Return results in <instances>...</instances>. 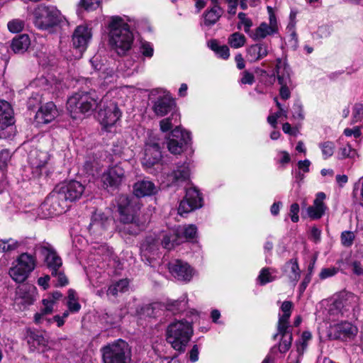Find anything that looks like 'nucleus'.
Here are the masks:
<instances>
[{"mask_svg":"<svg viewBox=\"0 0 363 363\" xmlns=\"http://www.w3.org/2000/svg\"><path fill=\"white\" fill-rule=\"evenodd\" d=\"M84 190V186L76 180L57 186L40 206L42 217L48 218L65 212L68 208V201L79 199Z\"/></svg>","mask_w":363,"mask_h":363,"instance_id":"1","label":"nucleus"},{"mask_svg":"<svg viewBox=\"0 0 363 363\" xmlns=\"http://www.w3.org/2000/svg\"><path fill=\"white\" fill-rule=\"evenodd\" d=\"M117 203L119 220L125 225L122 230L125 233L137 235L145 229L148 219L140 216V205L137 199L121 195L117 199Z\"/></svg>","mask_w":363,"mask_h":363,"instance_id":"2","label":"nucleus"},{"mask_svg":"<svg viewBox=\"0 0 363 363\" xmlns=\"http://www.w3.org/2000/svg\"><path fill=\"white\" fill-rule=\"evenodd\" d=\"M108 43L118 55H123L130 50L134 37L129 25L120 16L110 18L108 24Z\"/></svg>","mask_w":363,"mask_h":363,"instance_id":"3","label":"nucleus"},{"mask_svg":"<svg viewBox=\"0 0 363 363\" xmlns=\"http://www.w3.org/2000/svg\"><path fill=\"white\" fill-rule=\"evenodd\" d=\"M193 333V328L189 322L175 321L167 327L166 340L174 350L182 353L185 351Z\"/></svg>","mask_w":363,"mask_h":363,"instance_id":"4","label":"nucleus"},{"mask_svg":"<svg viewBox=\"0 0 363 363\" xmlns=\"http://www.w3.org/2000/svg\"><path fill=\"white\" fill-rule=\"evenodd\" d=\"M99 97L94 91H80L70 96L67 103V110L73 118L89 113L98 105Z\"/></svg>","mask_w":363,"mask_h":363,"instance_id":"5","label":"nucleus"},{"mask_svg":"<svg viewBox=\"0 0 363 363\" xmlns=\"http://www.w3.org/2000/svg\"><path fill=\"white\" fill-rule=\"evenodd\" d=\"M104 363H129L131 350L125 341L119 339L101 348Z\"/></svg>","mask_w":363,"mask_h":363,"instance_id":"6","label":"nucleus"},{"mask_svg":"<svg viewBox=\"0 0 363 363\" xmlns=\"http://www.w3.org/2000/svg\"><path fill=\"white\" fill-rule=\"evenodd\" d=\"M35 267V256L23 252L13 262L9 274L13 281L17 283H22L28 277Z\"/></svg>","mask_w":363,"mask_h":363,"instance_id":"7","label":"nucleus"},{"mask_svg":"<svg viewBox=\"0 0 363 363\" xmlns=\"http://www.w3.org/2000/svg\"><path fill=\"white\" fill-rule=\"evenodd\" d=\"M62 21L60 11L54 6H38L34 11V23L41 30H48Z\"/></svg>","mask_w":363,"mask_h":363,"instance_id":"8","label":"nucleus"},{"mask_svg":"<svg viewBox=\"0 0 363 363\" xmlns=\"http://www.w3.org/2000/svg\"><path fill=\"white\" fill-rule=\"evenodd\" d=\"M98 120L105 128L112 126L120 119L121 112L116 103L108 98H103L97 105Z\"/></svg>","mask_w":363,"mask_h":363,"instance_id":"9","label":"nucleus"},{"mask_svg":"<svg viewBox=\"0 0 363 363\" xmlns=\"http://www.w3.org/2000/svg\"><path fill=\"white\" fill-rule=\"evenodd\" d=\"M269 13V23L262 22L257 28L252 30L250 38L254 41L262 40L268 36L274 35L279 32V26L276 16L272 8L267 7Z\"/></svg>","mask_w":363,"mask_h":363,"instance_id":"10","label":"nucleus"},{"mask_svg":"<svg viewBox=\"0 0 363 363\" xmlns=\"http://www.w3.org/2000/svg\"><path fill=\"white\" fill-rule=\"evenodd\" d=\"M358 333V328L347 321L331 325L328 329V336L333 340L348 341L353 340Z\"/></svg>","mask_w":363,"mask_h":363,"instance_id":"11","label":"nucleus"},{"mask_svg":"<svg viewBox=\"0 0 363 363\" xmlns=\"http://www.w3.org/2000/svg\"><path fill=\"white\" fill-rule=\"evenodd\" d=\"M358 302V297L352 293H343L330 304L328 313L330 315L337 316L350 308H354Z\"/></svg>","mask_w":363,"mask_h":363,"instance_id":"12","label":"nucleus"},{"mask_svg":"<svg viewBox=\"0 0 363 363\" xmlns=\"http://www.w3.org/2000/svg\"><path fill=\"white\" fill-rule=\"evenodd\" d=\"M171 138L167 143L169 151L174 155L180 154L191 141V133L189 131L183 130L179 126L176 128L171 133Z\"/></svg>","mask_w":363,"mask_h":363,"instance_id":"13","label":"nucleus"},{"mask_svg":"<svg viewBox=\"0 0 363 363\" xmlns=\"http://www.w3.org/2000/svg\"><path fill=\"white\" fill-rule=\"evenodd\" d=\"M157 97L153 101L152 111L157 116L162 117L169 113L175 112V101L169 93L166 91H156Z\"/></svg>","mask_w":363,"mask_h":363,"instance_id":"14","label":"nucleus"},{"mask_svg":"<svg viewBox=\"0 0 363 363\" xmlns=\"http://www.w3.org/2000/svg\"><path fill=\"white\" fill-rule=\"evenodd\" d=\"M50 155L46 151L35 148L30 151L28 162L34 174L38 176L43 174V170L46 173V167L50 160Z\"/></svg>","mask_w":363,"mask_h":363,"instance_id":"15","label":"nucleus"},{"mask_svg":"<svg viewBox=\"0 0 363 363\" xmlns=\"http://www.w3.org/2000/svg\"><path fill=\"white\" fill-rule=\"evenodd\" d=\"M162 159L160 144L149 140L145 145L144 154L142 157V164L146 168H150L157 164Z\"/></svg>","mask_w":363,"mask_h":363,"instance_id":"16","label":"nucleus"},{"mask_svg":"<svg viewBox=\"0 0 363 363\" xmlns=\"http://www.w3.org/2000/svg\"><path fill=\"white\" fill-rule=\"evenodd\" d=\"M125 171L121 163L108 168L102 174V182L107 186H118L125 179Z\"/></svg>","mask_w":363,"mask_h":363,"instance_id":"17","label":"nucleus"},{"mask_svg":"<svg viewBox=\"0 0 363 363\" xmlns=\"http://www.w3.org/2000/svg\"><path fill=\"white\" fill-rule=\"evenodd\" d=\"M91 33L88 26L85 25L78 26L72 35V43L74 48L82 53L84 52L91 40Z\"/></svg>","mask_w":363,"mask_h":363,"instance_id":"18","label":"nucleus"},{"mask_svg":"<svg viewBox=\"0 0 363 363\" xmlns=\"http://www.w3.org/2000/svg\"><path fill=\"white\" fill-rule=\"evenodd\" d=\"M35 287L33 286H22L18 287L15 298V303L21 306L20 309H24L33 304L35 299Z\"/></svg>","mask_w":363,"mask_h":363,"instance_id":"19","label":"nucleus"},{"mask_svg":"<svg viewBox=\"0 0 363 363\" xmlns=\"http://www.w3.org/2000/svg\"><path fill=\"white\" fill-rule=\"evenodd\" d=\"M170 273L177 279L189 281L192 277V269L184 262L175 260L169 264Z\"/></svg>","mask_w":363,"mask_h":363,"instance_id":"20","label":"nucleus"},{"mask_svg":"<svg viewBox=\"0 0 363 363\" xmlns=\"http://www.w3.org/2000/svg\"><path fill=\"white\" fill-rule=\"evenodd\" d=\"M326 196L323 192H319L316 194L312 206L306 208L308 216L312 220L320 219L325 213L327 208L324 203Z\"/></svg>","mask_w":363,"mask_h":363,"instance_id":"21","label":"nucleus"},{"mask_svg":"<svg viewBox=\"0 0 363 363\" xmlns=\"http://www.w3.org/2000/svg\"><path fill=\"white\" fill-rule=\"evenodd\" d=\"M269 52V46L267 43L261 42L249 46L247 49V58L248 61L257 62L266 56Z\"/></svg>","mask_w":363,"mask_h":363,"instance_id":"22","label":"nucleus"},{"mask_svg":"<svg viewBox=\"0 0 363 363\" xmlns=\"http://www.w3.org/2000/svg\"><path fill=\"white\" fill-rule=\"evenodd\" d=\"M111 221V218L105 216L104 213L96 211L91 217L89 231L92 233L101 234V231L108 228Z\"/></svg>","mask_w":363,"mask_h":363,"instance_id":"23","label":"nucleus"},{"mask_svg":"<svg viewBox=\"0 0 363 363\" xmlns=\"http://www.w3.org/2000/svg\"><path fill=\"white\" fill-rule=\"evenodd\" d=\"M189 178V167L184 164L177 166L176 168L167 175L169 185H180Z\"/></svg>","mask_w":363,"mask_h":363,"instance_id":"24","label":"nucleus"},{"mask_svg":"<svg viewBox=\"0 0 363 363\" xmlns=\"http://www.w3.org/2000/svg\"><path fill=\"white\" fill-rule=\"evenodd\" d=\"M57 116V111L52 102L42 106L36 113V119L39 123H48Z\"/></svg>","mask_w":363,"mask_h":363,"instance_id":"25","label":"nucleus"},{"mask_svg":"<svg viewBox=\"0 0 363 363\" xmlns=\"http://www.w3.org/2000/svg\"><path fill=\"white\" fill-rule=\"evenodd\" d=\"M41 253L45 256V261L48 268L51 270V274H56L57 270L59 269L62 264L61 258L54 250L48 247H42Z\"/></svg>","mask_w":363,"mask_h":363,"instance_id":"26","label":"nucleus"},{"mask_svg":"<svg viewBox=\"0 0 363 363\" xmlns=\"http://www.w3.org/2000/svg\"><path fill=\"white\" fill-rule=\"evenodd\" d=\"M274 72L279 84H291V69L285 60H277Z\"/></svg>","mask_w":363,"mask_h":363,"instance_id":"27","label":"nucleus"},{"mask_svg":"<svg viewBox=\"0 0 363 363\" xmlns=\"http://www.w3.org/2000/svg\"><path fill=\"white\" fill-rule=\"evenodd\" d=\"M13 123V111L10 104L0 100V130H4Z\"/></svg>","mask_w":363,"mask_h":363,"instance_id":"28","label":"nucleus"},{"mask_svg":"<svg viewBox=\"0 0 363 363\" xmlns=\"http://www.w3.org/2000/svg\"><path fill=\"white\" fill-rule=\"evenodd\" d=\"M283 273L289 279V281L292 283L293 286H296L301 274L297 260L291 259L288 261L283 267Z\"/></svg>","mask_w":363,"mask_h":363,"instance_id":"29","label":"nucleus"},{"mask_svg":"<svg viewBox=\"0 0 363 363\" xmlns=\"http://www.w3.org/2000/svg\"><path fill=\"white\" fill-rule=\"evenodd\" d=\"M156 191V186L149 180L138 181L133 186V192L137 197L150 196L155 194Z\"/></svg>","mask_w":363,"mask_h":363,"instance_id":"30","label":"nucleus"},{"mask_svg":"<svg viewBox=\"0 0 363 363\" xmlns=\"http://www.w3.org/2000/svg\"><path fill=\"white\" fill-rule=\"evenodd\" d=\"M223 14V9L218 4L214 6L206 11L204 14V24L207 26H211L216 23Z\"/></svg>","mask_w":363,"mask_h":363,"instance_id":"31","label":"nucleus"},{"mask_svg":"<svg viewBox=\"0 0 363 363\" xmlns=\"http://www.w3.org/2000/svg\"><path fill=\"white\" fill-rule=\"evenodd\" d=\"M197 228L194 225L180 226L176 230V235L179 239L180 243L184 240H191L195 238Z\"/></svg>","mask_w":363,"mask_h":363,"instance_id":"32","label":"nucleus"},{"mask_svg":"<svg viewBox=\"0 0 363 363\" xmlns=\"http://www.w3.org/2000/svg\"><path fill=\"white\" fill-rule=\"evenodd\" d=\"M30 44L28 35L23 34L14 38L11 46L14 52L22 53L27 50Z\"/></svg>","mask_w":363,"mask_h":363,"instance_id":"33","label":"nucleus"},{"mask_svg":"<svg viewBox=\"0 0 363 363\" xmlns=\"http://www.w3.org/2000/svg\"><path fill=\"white\" fill-rule=\"evenodd\" d=\"M191 203L192 206L194 208H200L202 206V198L199 194V191L194 187L189 188L186 191V196L184 199Z\"/></svg>","mask_w":363,"mask_h":363,"instance_id":"34","label":"nucleus"},{"mask_svg":"<svg viewBox=\"0 0 363 363\" xmlns=\"http://www.w3.org/2000/svg\"><path fill=\"white\" fill-rule=\"evenodd\" d=\"M129 281L128 279H121L113 284H111L108 290L107 295L116 296L119 292L123 293L128 290Z\"/></svg>","mask_w":363,"mask_h":363,"instance_id":"35","label":"nucleus"},{"mask_svg":"<svg viewBox=\"0 0 363 363\" xmlns=\"http://www.w3.org/2000/svg\"><path fill=\"white\" fill-rule=\"evenodd\" d=\"M179 115L177 112H172L170 116L160 121V128L162 132H167L170 130L174 123L179 120Z\"/></svg>","mask_w":363,"mask_h":363,"instance_id":"36","label":"nucleus"},{"mask_svg":"<svg viewBox=\"0 0 363 363\" xmlns=\"http://www.w3.org/2000/svg\"><path fill=\"white\" fill-rule=\"evenodd\" d=\"M228 43L231 48L238 49L245 45L246 38L242 33L235 32L229 35Z\"/></svg>","mask_w":363,"mask_h":363,"instance_id":"37","label":"nucleus"},{"mask_svg":"<svg viewBox=\"0 0 363 363\" xmlns=\"http://www.w3.org/2000/svg\"><path fill=\"white\" fill-rule=\"evenodd\" d=\"M161 244L164 248L168 250H171L174 245H179V239H178V237L176 235V231L173 233L164 235Z\"/></svg>","mask_w":363,"mask_h":363,"instance_id":"38","label":"nucleus"},{"mask_svg":"<svg viewBox=\"0 0 363 363\" xmlns=\"http://www.w3.org/2000/svg\"><path fill=\"white\" fill-rule=\"evenodd\" d=\"M337 155L340 159H354L358 157L357 150L352 148L350 144H347L345 146L341 147L338 150Z\"/></svg>","mask_w":363,"mask_h":363,"instance_id":"39","label":"nucleus"},{"mask_svg":"<svg viewBox=\"0 0 363 363\" xmlns=\"http://www.w3.org/2000/svg\"><path fill=\"white\" fill-rule=\"evenodd\" d=\"M289 320L286 318H279L277 324V333L274 335V339H276L278 335H285L286 334H292L290 330V325Z\"/></svg>","mask_w":363,"mask_h":363,"instance_id":"40","label":"nucleus"},{"mask_svg":"<svg viewBox=\"0 0 363 363\" xmlns=\"http://www.w3.org/2000/svg\"><path fill=\"white\" fill-rule=\"evenodd\" d=\"M20 246V242L12 238L0 240V250L9 252L16 250Z\"/></svg>","mask_w":363,"mask_h":363,"instance_id":"41","label":"nucleus"},{"mask_svg":"<svg viewBox=\"0 0 363 363\" xmlns=\"http://www.w3.org/2000/svg\"><path fill=\"white\" fill-rule=\"evenodd\" d=\"M238 17L239 18V23H238V28H240V25L243 26L244 27V31L250 36V33H252L251 28L253 26L252 21L247 17V14L240 12L238 13Z\"/></svg>","mask_w":363,"mask_h":363,"instance_id":"42","label":"nucleus"},{"mask_svg":"<svg viewBox=\"0 0 363 363\" xmlns=\"http://www.w3.org/2000/svg\"><path fill=\"white\" fill-rule=\"evenodd\" d=\"M354 239H355V234L352 231L346 230V231H343L341 233V236H340L341 244L345 247H351L354 242Z\"/></svg>","mask_w":363,"mask_h":363,"instance_id":"43","label":"nucleus"},{"mask_svg":"<svg viewBox=\"0 0 363 363\" xmlns=\"http://www.w3.org/2000/svg\"><path fill=\"white\" fill-rule=\"evenodd\" d=\"M321 149L322 154L324 159H328L333 155L335 148V144L333 142L327 141L319 145Z\"/></svg>","mask_w":363,"mask_h":363,"instance_id":"44","label":"nucleus"},{"mask_svg":"<svg viewBox=\"0 0 363 363\" xmlns=\"http://www.w3.org/2000/svg\"><path fill=\"white\" fill-rule=\"evenodd\" d=\"M292 340V334L281 335V339L279 345V352L282 353L287 352L291 347Z\"/></svg>","mask_w":363,"mask_h":363,"instance_id":"45","label":"nucleus"},{"mask_svg":"<svg viewBox=\"0 0 363 363\" xmlns=\"http://www.w3.org/2000/svg\"><path fill=\"white\" fill-rule=\"evenodd\" d=\"M269 268H263L259 275L258 276V279L261 284L264 285L267 283L271 282L275 279V277L272 276V272H270Z\"/></svg>","mask_w":363,"mask_h":363,"instance_id":"46","label":"nucleus"},{"mask_svg":"<svg viewBox=\"0 0 363 363\" xmlns=\"http://www.w3.org/2000/svg\"><path fill=\"white\" fill-rule=\"evenodd\" d=\"M140 50L143 56L152 57L154 53L152 45L147 41H141Z\"/></svg>","mask_w":363,"mask_h":363,"instance_id":"47","label":"nucleus"},{"mask_svg":"<svg viewBox=\"0 0 363 363\" xmlns=\"http://www.w3.org/2000/svg\"><path fill=\"white\" fill-rule=\"evenodd\" d=\"M8 28L12 33L21 32L23 27L24 23L19 19H13L8 23Z\"/></svg>","mask_w":363,"mask_h":363,"instance_id":"48","label":"nucleus"},{"mask_svg":"<svg viewBox=\"0 0 363 363\" xmlns=\"http://www.w3.org/2000/svg\"><path fill=\"white\" fill-rule=\"evenodd\" d=\"M100 2V0H81L80 5L86 11H94L99 7Z\"/></svg>","mask_w":363,"mask_h":363,"instance_id":"49","label":"nucleus"},{"mask_svg":"<svg viewBox=\"0 0 363 363\" xmlns=\"http://www.w3.org/2000/svg\"><path fill=\"white\" fill-rule=\"evenodd\" d=\"M292 303L289 301H284L281 306V310L283 312L282 315H279V318L289 319L291 313Z\"/></svg>","mask_w":363,"mask_h":363,"instance_id":"50","label":"nucleus"},{"mask_svg":"<svg viewBox=\"0 0 363 363\" xmlns=\"http://www.w3.org/2000/svg\"><path fill=\"white\" fill-rule=\"evenodd\" d=\"M196 208H194L192 206L191 203H189L188 201H186L185 199H184L179 203V206L178 208V213L180 215H183L184 213L191 212V211H193Z\"/></svg>","mask_w":363,"mask_h":363,"instance_id":"51","label":"nucleus"},{"mask_svg":"<svg viewBox=\"0 0 363 363\" xmlns=\"http://www.w3.org/2000/svg\"><path fill=\"white\" fill-rule=\"evenodd\" d=\"M54 300L50 298H44L43 300V308L41 309L46 315L52 313L53 311Z\"/></svg>","mask_w":363,"mask_h":363,"instance_id":"52","label":"nucleus"},{"mask_svg":"<svg viewBox=\"0 0 363 363\" xmlns=\"http://www.w3.org/2000/svg\"><path fill=\"white\" fill-rule=\"evenodd\" d=\"M240 83L242 84H252L255 82V76L252 73L245 70L242 72Z\"/></svg>","mask_w":363,"mask_h":363,"instance_id":"53","label":"nucleus"},{"mask_svg":"<svg viewBox=\"0 0 363 363\" xmlns=\"http://www.w3.org/2000/svg\"><path fill=\"white\" fill-rule=\"evenodd\" d=\"M11 158V153L8 150L0 151V169L4 168Z\"/></svg>","mask_w":363,"mask_h":363,"instance_id":"54","label":"nucleus"},{"mask_svg":"<svg viewBox=\"0 0 363 363\" xmlns=\"http://www.w3.org/2000/svg\"><path fill=\"white\" fill-rule=\"evenodd\" d=\"M281 86L279 89V94L282 99L286 100L291 96L290 89L293 87V84H279Z\"/></svg>","mask_w":363,"mask_h":363,"instance_id":"55","label":"nucleus"},{"mask_svg":"<svg viewBox=\"0 0 363 363\" xmlns=\"http://www.w3.org/2000/svg\"><path fill=\"white\" fill-rule=\"evenodd\" d=\"M337 272L338 269L335 267L324 268L321 270L319 277L321 279H325L335 275Z\"/></svg>","mask_w":363,"mask_h":363,"instance_id":"56","label":"nucleus"},{"mask_svg":"<svg viewBox=\"0 0 363 363\" xmlns=\"http://www.w3.org/2000/svg\"><path fill=\"white\" fill-rule=\"evenodd\" d=\"M52 275L56 279V285L62 286L68 284L66 276L58 270H57L56 274H52Z\"/></svg>","mask_w":363,"mask_h":363,"instance_id":"57","label":"nucleus"},{"mask_svg":"<svg viewBox=\"0 0 363 363\" xmlns=\"http://www.w3.org/2000/svg\"><path fill=\"white\" fill-rule=\"evenodd\" d=\"M299 206L298 203H294L290 207V216L294 223H297L299 220L298 217Z\"/></svg>","mask_w":363,"mask_h":363,"instance_id":"58","label":"nucleus"},{"mask_svg":"<svg viewBox=\"0 0 363 363\" xmlns=\"http://www.w3.org/2000/svg\"><path fill=\"white\" fill-rule=\"evenodd\" d=\"M30 339L33 340V346H45L46 345V340L44 337L39 334H32Z\"/></svg>","mask_w":363,"mask_h":363,"instance_id":"59","label":"nucleus"},{"mask_svg":"<svg viewBox=\"0 0 363 363\" xmlns=\"http://www.w3.org/2000/svg\"><path fill=\"white\" fill-rule=\"evenodd\" d=\"M344 134L347 137L354 136L355 138H358L361 136V129L359 127L356 126L353 128H346L344 130Z\"/></svg>","mask_w":363,"mask_h":363,"instance_id":"60","label":"nucleus"},{"mask_svg":"<svg viewBox=\"0 0 363 363\" xmlns=\"http://www.w3.org/2000/svg\"><path fill=\"white\" fill-rule=\"evenodd\" d=\"M353 117L355 122L360 121L363 118V106L356 105L353 110Z\"/></svg>","mask_w":363,"mask_h":363,"instance_id":"61","label":"nucleus"},{"mask_svg":"<svg viewBox=\"0 0 363 363\" xmlns=\"http://www.w3.org/2000/svg\"><path fill=\"white\" fill-rule=\"evenodd\" d=\"M351 266L354 274L357 276H363V265L359 262L354 261Z\"/></svg>","mask_w":363,"mask_h":363,"instance_id":"62","label":"nucleus"},{"mask_svg":"<svg viewBox=\"0 0 363 363\" xmlns=\"http://www.w3.org/2000/svg\"><path fill=\"white\" fill-rule=\"evenodd\" d=\"M216 55L223 60H227L230 56L228 47L227 45H221L218 51L216 52Z\"/></svg>","mask_w":363,"mask_h":363,"instance_id":"63","label":"nucleus"},{"mask_svg":"<svg viewBox=\"0 0 363 363\" xmlns=\"http://www.w3.org/2000/svg\"><path fill=\"white\" fill-rule=\"evenodd\" d=\"M116 74L113 69H106L103 72L101 77L106 81V83L111 82L115 79Z\"/></svg>","mask_w":363,"mask_h":363,"instance_id":"64","label":"nucleus"}]
</instances>
